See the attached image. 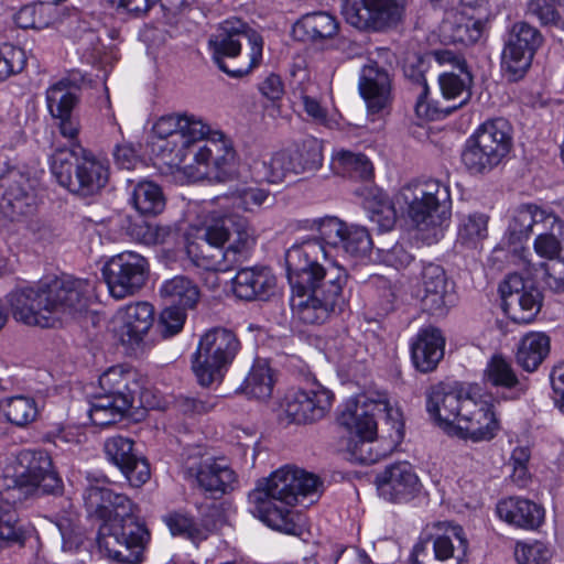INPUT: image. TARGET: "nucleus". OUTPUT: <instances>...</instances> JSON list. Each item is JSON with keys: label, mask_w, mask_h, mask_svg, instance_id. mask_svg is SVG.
I'll use <instances>...</instances> for the list:
<instances>
[{"label": "nucleus", "mask_w": 564, "mask_h": 564, "mask_svg": "<svg viewBox=\"0 0 564 564\" xmlns=\"http://www.w3.org/2000/svg\"><path fill=\"white\" fill-rule=\"evenodd\" d=\"M83 499L88 514L104 521L97 535L100 553L113 562L140 563L150 534L130 498L108 488L105 479H88Z\"/></svg>", "instance_id": "1"}, {"label": "nucleus", "mask_w": 564, "mask_h": 564, "mask_svg": "<svg viewBox=\"0 0 564 564\" xmlns=\"http://www.w3.org/2000/svg\"><path fill=\"white\" fill-rule=\"evenodd\" d=\"M321 486L322 481L316 475L285 466L259 480L248 499L253 507L252 513L268 527L286 534L300 535L302 517L291 507L300 498L318 495Z\"/></svg>", "instance_id": "2"}, {"label": "nucleus", "mask_w": 564, "mask_h": 564, "mask_svg": "<svg viewBox=\"0 0 564 564\" xmlns=\"http://www.w3.org/2000/svg\"><path fill=\"white\" fill-rule=\"evenodd\" d=\"M94 284L89 280L59 276L9 294L13 317L26 325L51 327L63 315L86 311Z\"/></svg>", "instance_id": "3"}, {"label": "nucleus", "mask_w": 564, "mask_h": 564, "mask_svg": "<svg viewBox=\"0 0 564 564\" xmlns=\"http://www.w3.org/2000/svg\"><path fill=\"white\" fill-rule=\"evenodd\" d=\"M256 241V231L247 219L225 215L198 230L196 240L188 241L186 254L197 268L226 272L247 260Z\"/></svg>", "instance_id": "4"}, {"label": "nucleus", "mask_w": 564, "mask_h": 564, "mask_svg": "<svg viewBox=\"0 0 564 564\" xmlns=\"http://www.w3.org/2000/svg\"><path fill=\"white\" fill-rule=\"evenodd\" d=\"M347 278L346 271L335 265L288 274L293 292L291 306L294 317L314 325L323 324L330 315L341 312L346 303L344 286Z\"/></svg>", "instance_id": "5"}, {"label": "nucleus", "mask_w": 564, "mask_h": 564, "mask_svg": "<svg viewBox=\"0 0 564 564\" xmlns=\"http://www.w3.org/2000/svg\"><path fill=\"white\" fill-rule=\"evenodd\" d=\"M378 420H384L401 436L403 423L400 413L387 400L360 395L346 402L337 421L350 434L347 453L351 462L369 465L377 460L378 455L372 452L371 443L377 436Z\"/></svg>", "instance_id": "6"}, {"label": "nucleus", "mask_w": 564, "mask_h": 564, "mask_svg": "<svg viewBox=\"0 0 564 564\" xmlns=\"http://www.w3.org/2000/svg\"><path fill=\"white\" fill-rule=\"evenodd\" d=\"M212 58L220 70L239 78L262 59V36L240 19L221 22L208 39Z\"/></svg>", "instance_id": "7"}, {"label": "nucleus", "mask_w": 564, "mask_h": 564, "mask_svg": "<svg viewBox=\"0 0 564 564\" xmlns=\"http://www.w3.org/2000/svg\"><path fill=\"white\" fill-rule=\"evenodd\" d=\"M184 159L193 154L197 165H203L202 174L212 175L219 182L232 180L237 174L236 152L223 132L212 131L210 127L194 116H183Z\"/></svg>", "instance_id": "8"}, {"label": "nucleus", "mask_w": 564, "mask_h": 564, "mask_svg": "<svg viewBox=\"0 0 564 564\" xmlns=\"http://www.w3.org/2000/svg\"><path fill=\"white\" fill-rule=\"evenodd\" d=\"M512 148V128L508 120L496 118L480 124L466 140L460 159L473 175H484L500 165Z\"/></svg>", "instance_id": "9"}, {"label": "nucleus", "mask_w": 564, "mask_h": 564, "mask_svg": "<svg viewBox=\"0 0 564 564\" xmlns=\"http://www.w3.org/2000/svg\"><path fill=\"white\" fill-rule=\"evenodd\" d=\"M397 199L406 206L408 216L420 230H437L452 215L449 188L438 180L411 182L401 188Z\"/></svg>", "instance_id": "10"}, {"label": "nucleus", "mask_w": 564, "mask_h": 564, "mask_svg": "<svg viewBox=\"0 0 564 564\" xmlns=\"http://www.w3.org/2000/svg\"><path fill=\"white\" fill-rule=\"evenodd\" d=\"M134 373L121 366L109 368L99 377L100 393L89 409L95 425L108 426L120 421L133 406L138 382Z\"/></svg>", "instance_id": "11"}, {"label": "nucleus", "mask_w": 564, "mask_h": 564, "mask_svg": "<svg viewBox=\"0 0 564 564\" xmlns=\"http://www.w3.org/2000/svg\"><path fill=\"white\" fill-rule=\"evenodd\" d=\"M323 147L313 137L275 152L269 160L254 161L251 171L258 182L280 183L288 175L316 171L322 166Z\"/></svg>", "instance_id": "12"}, {"label": "nucleus", "mask_w": 564, "mask_h": 564, "mask_svg": "<svg viewBox=\"0 0 564 564\" xmlns=\"http://www.w3.org/2000/svg\"><path fill=\"white\" fill-rule=\"evenodd\" d=\"M236 334L227 328L215 327L206 332L192 359V369L203 387L220 382L240 350Z\"/></svg>", "instance_id": "13"}, {"label": "nucleus", "mask_w": 564, "mask_h": 564, "mask_svg": "<svg viewBox=\"0 0 564 564\" xmlns=\"http://www.w3.org/2000/svg\"><path fill=\"white\" fill-rule=\"evenodd\" d=\"M14 487L7 492L15 498L14 492L29 495L62 496L64 484L53 466L51 456L41 449H23L14 457Z\"/></svg>", "instance_id": "14"}, {"label": "nucleus", "mask_w": 564, "mask_h": 564, "mask_svg": "<svg viewBox=\"0 0 564 564\" xmlns=\"http://www.w3.org/2000/svg\"><path fill=\"white\" fill-rule=\"evenodd\" d=\"M543 43L544 36L535 26L528 22L512 25L501 55V67L509 80L517 82L524 77Z\"/></svg>", "instance_id": "15"}, {"label": "nucleus", "mask_w": 564, "mask_h": 564, "mask_svg": "<svg viewBox=\"0 0 564 564\" xmlns=\"http://www.w3.org/2000/svg\"><path fill=\"white\" fill-rule=\"evenodd\" d=\"M183 467L186 477L193 478L198 488L213 498L234 490L237 484V475L229 465L224 459H203L200 447L187 448L184 452Z\"/></svg>", "instance_id": "16"}, {"label": "nucleus", "mask_w": 564, "mask_h": 564, "mask_svg": "<svg viewBox=\"0 0 564 564\" xmlns=\"http://www.w3.org/2000/svg\"><path fill=\"white\" fill-rule=\"evenodd\" d=\"M405 0H343L341 13L360 31L381 32L402 19Z\"/></svg>", "instance_id": "17"}, {"label": "nucleus", "mask_w": 564, "mask_h": 564, "mask_svg": "<svg viewBox=\"0 0 564 564\" xmlns=\"http://www.w3.org/2000/svg\"><path fill=\"white\" fill-rule=\"evenodd\" d=\"M102 275L110 294L118 300L124 299L144 286L149 276V262L137 252H121L105 263Z\"/></svg>", "instance_id": "18"}, {"label": "nucleus", "mask_w": 564, "mask_h": 564, "mask_svg": "<svg viewBox=\"0 0 564 564\" xmlns=\"http://www.w3.org/2000/svg\"><path fill=\"white\" fill-rule=\"evenodd\" d=\"M334 394L315 379L291 389L284 397L282 410L289 423L305 424L323 419L332 408Z\"/></svg>", "instance_id": "19"}, {"label": "nucleus", "mask_w": 564, "mask_h": 564, "mask_svg": "<svg viewBox=\"0 0 564 564\" xmlns=\"http://www.w3.org/2000/svg\"><path fill=\"white\" fill-rule=\"evenodd\" d=\"M441 64H448L453 67L438 76V84L442 95L447 100L456 101L452 107L438 109L441 115L447 116L453 110L465 106L471 98L473 75L468 69L466 59L451 50H435L430 54Z\"/></svg>", "instance_id": "20"}, {"label": "nucleus", "mask_w": 564, "mask_h": 564, "mask_svg": "<svg viewBox=\"0 0 564 564\" xmlns=\"http://www.w3.org/2000/svg\"><path fill=\"white\" fill-rule=\"evenodd\" d=\"M36 195L28 173L15 166L0 172V214L18 220L35 210Z\"/></svg>", "instance_id": "21"}, {"label": "nucleus", "mask_w": 564, "mask_h": 564, "mask_svg": "<svg viewBox=\"0 0 564 564\" xmlns=\"http://www.w3.org/2000/svg\"><path fill=\"white\" fill-rule=\"evenodd\" d=\"M499 291L502 308L514 323H531L541 311L542 292L518 273L509 274Z\"/></svg>", "instance_id": "22"}, {"label": "nucleus", "mask_w": 564, "mask_h": 564, "mask_svg": "<svg viewBox=\"0 0 564 564\" xmlns=\"http://www.w3.org/2000/svg\"><path fill=\"white\" fill-rule=\"evenodd\" d=\"M471 398L460 382H440L426 392V411L437 426L451 434L464 412L465 399Z\"/></svg>", "instance_id": "23"}, {"label": "nucleus", "mask_w": 564, "mask_h": 564, "mask_svg": "<svg viewBox=\"0 0 564 564\" xmlns=\"http://www.w3.org/2000/svg\"><path fill=\"white\" fill-rule=\"evenodd\" d=\"M379 495L391 502H408L421 489V482L413 466L408 462L389 465L376 479Z\"/></svg>", "instance_id": "24"}, {"label": "nucleus", "mask_w": 564, "mask_h": 564, "mask_svg": "<svg viewBox=\"0 0 564 564\" xmlns=\"http://www.w3.org/2000/svg\"><path fill=\"white\" fill-rule=\"evenodd\" d=\"M104 449L108 460L121 470L132 487H140L149 480V464L134 453L131 438L121 435L109 437Z\"/></svg>", "instance_id": "25"}, {"label": "nucleus", "mask_w": 564, "mask_h": 564, "mask_svg": "<svg viewBox=\"0 0 564 564\" xmlns=\"http://www.w3.org/2000/svg\"><path fill=\"white\" fill-rule=\"evenodd\" d=\"M421 282L423 295L422 310L431 315L444 316L454 304L453 286L448 282L445 270L435 263H426L422 268Z\"/></svg>", "instance_id": "26"}, {"label": "nucleus", "mask_w": 564, "mask_h": 564, "mask_svg": "<svg viewBox=\"0 0 564 564\" xmlns=\"http://www.w3.org/2000/svg\"><path fill=\"white\" fill-rule=\"evenodd\" d=\"M359 91L370 113L383 111L391 102L392 78L387 68L369 59L361 68Z\"/></svg>", "instance_id": "27"}, {"label": "nucleus", "mask_w": 564, "mask_h": 564, "mask_svg": "<svg viewBox=\"0 0 564 564\" xmlns=\"http://www.w3.org/2000/svg\"><path fill=\"white\" fill-rule=\"evenodd\" d=\"M497 429L498 423L491 410L473 398H466L464 412L451 435L474 442L489 441L494 438Z\"/></svg>", "instance_id": "28"}, {"label": "nucleus", "mask_w": 564, "mask_h": 564, "mask_svg": "<svg viewBox=\"0 0 564 564\" xmlns=\"http://www.w3.org/2000/svg\"><path fill=\"white\" fill-rule=\"evenodd\" d=\"M120 324L117 329L122 345L140 347L154 323V308L148 302L128 304L119 312Z\"/></svg>", "instance_id": "29"}, {"label": "nucleus", "mask_w": 564, "mask_h": 564, "mask_svg": "<svg viewBox=\"0 0 564 564\" xmlns=\"http://www.w3.org/2000/svg\"><path fill=\"white\" fill-rule=\"evenodd\" d=\"M275 285L274 274L264 265L242 268L232 280L235 295L245 301H265L274 293Z\"/></svg>", "instance_id": "30"}, {"label": "nucleus", "mask_w": 564, "mask_h": 564, "mask_svg": "<svg viewBox=\"0 0 564 564\" xmlns=\"http://www.w3.org/2000/svg\"><path fill=\"white\" fill-rule=\"evenodd\" d=\"M79 153V166H77V180L73 181L67 173V180L78 191L79 197L94 196L107 185L109 181V166L97 159L90 151L76 143Z\"/></svg>", "instance_id": "31"}, {"label": "nucleus", "mask_w": 564, "mask_h": 564, "mask_svg": "<svg viewBox=\"0 0 564 564\" xmlns=\"http://www.w3.org/2000/svg\"><path fill=\"white\" fill-rule=\"evenodd\" d=\"M535 252L552 261L551 264L541 263L545 271V284L556 291H564V239L560 240L555 234L541 232L534 241Z\"/></svg>", "instance_id": "32"}, {"label": "nucleus", "mask_w": 564, "mask_h": 564, "mask_svg": "<svg viewBox=\"0 0 564 564\" xmlns=\"http://www.w3.org/2000/svg\"><path fill=\"white\" fill-rule=\"evenodd\" d=\"M288 274L313 272L323 269L328 263V249L317 239H304L291 246L285 252Z\"/></svg>", "instance_id": "33"}, {"label": "nucleus", "mask_w": 564, "mask_h": 564, "mask_svg": "<svg viewBox=\"0 0 564 564\" xmlns=\"http://www.w3.org/2000/svg\"><path fill=\"white\" fill-rule=\"evenodd\" d=\"M427 542L415 544L410 564H424L419 557L426 549ZM435 558L445 561L454 558L456 564H460L467 551V540L464 536L463 528L459 525H449L445 533L437 535L433 541Z\"/></svg>", "instance_id": "34"}, {"label": "nucleus", "mask_w": 564, "mask_h": 564, "mask_svg": "<svg viewBox=\"0 0 564 564\" xmlns=\"http://www.w3.org/2000/svg\"><path fill=\"white\" fill-rule=\"evenodd\" d=\"M445 339L435 327L423 328L411 346L413 365L421 372L434 370L444 356Z\"/></svg>", "instance_id": "35"}, {"label": "nucleus", "mask_w": 564, "mask_h": 564, "mask_svg": "<svg viewBox=\"0 0 564 564\" xmlns=\"http://www.w3.org/2000/svg\"><path fill=\"white\" fill-rule=\"evenodd\" d=\"M484 22L463 12L451 11L440 26L441 41L444 44L470 45L482 35Z\"/></svg>", "instance_id": "36"}, {"label": "nucleus", "mask_w": 564, "mask_h": 564, "mask_svg": "<svg viewBox=\"0 0 564 564\" xmlns=\"http://www.w3.org/2000/svg\"><path fill=\"white\" fill-rule=\"evenodd\" d=\"M183 116L165 115L156 120L152 131L163 142L159 148L170 164L184 161V135L182 134Z\"/></svg>", "instance_id": "37"}, {"label": "nucleus", "mask_w": 564, "mask_h": 564, "mask_svg": "<svg viewBox=\"0 0 564 564\" xmlns=\"http://www.w3.org/2000/svg\"><path fill=\"white\" fill-rule=\"evenodd\" d=\"M339 30L335 17L324 11L304 14L293 28L292 35L296 41L319 43L333 39Z\"/></svg>", "instance_id": "38"}, {"label": "nucleus", "mask_w": 564, "mask_h": 564, "mask_svg": "<svg viewBox=\"0 0 564 564\" xmlns=\"http://www.w3.org/2000/svg\"><path fill=\"white\" fill-rule=\"evenodd\" d=\"M497 513L506 522L523 529L538 528L544 518V510L540 506L518 497L500 501Z\"/></svg>", "instance_id": "39"}, {"label": "nucleus", "mask_w": 564, "mask_h": 564, "mask_svg": "<svg viewBox=\"0 0 564 564\" xmlns=\"http://www.w3.org/2000/svg\"><path fill=\"white\" fill-rule=\"evenodd\" d=\"M486 382L508 391L506 399L517 400L525 393L527 387L518 379L511 364L500 355H495L485 369Z\"/></svg>", "instance_id": "40"}, {"label": "nucleus", "mask_w": 564, "mask_h": 564, "mask_svg": "<svg viewBox=\"0 0 564 564\" xmlns=\"http://www.w3.org/2000/svg\"><path fill=\"white\" fill-rule=\"evenodd\" d=\"M426 69L427 62L425 57L416 56L413 61H408L404 64L403 73L405 78L420 89L415 104L416 115L429 120H436L438 119V108L431 106L426 99L429 94V86L425 78Z\"/></svg>", "instance_id": "41"}, {"label": "nucleus", "mask_w": 564, "mask_h": 564, "mask_svg": "<svg viewBox=\"0 0 564 564\" xmlns=\"http://www.w3.org/2000/svg\"><path fill=\"white\" fill-rule=\"evenodd\" d=\"M555 220L551 214H546L543 209L535 205H523L519 207L509 223L508 239L510 243H518L529 238L533 232V228L542 223Z\"/></svg>", "instance_id": "42"}, {"label": "nucleus", "mask_w": 564, "mask_h": 564, "mask_svg": "<svg viewBox=\"0 0 564 564\" xmlns=\"http://www.w3.org/2000/svg\"><path fill=\"white\" fill-rule=\"evenodd\" d=\"M160 295L170 305L183 310L194 308L200 299L197 284L184 275L166 280L160 288Z\"/></svg>", "instance_id": "43"}, {"label": "nucleus", "mask_w": 564, "mask_h": 564, "mask_svg": "<svg viewBox=\"0 0 564 564\" xmlns=\"http://www.w3.org/2000/svg\"><path fill=\"white\" fill-rule=\"evenodd\" d=\"M550 352V338L544 333H529L521 339L516 359L528 372L538 369Z\"/></svg>", "instance_id": "44"}, {"label": "nucleus", "mask_w": 564, "mask_h": 564, "mask_svg": "<svg viewBox=\"0 0 564 564\" xmlns=\"http://www.w3.org/2000/svg\"><path fill=\"white\" fill-rule=\"evenodd\" d=\"M78 100V87L68 79H61L46 90L47 109L53 118L73 113Z\"/></svg>", "instance_id": "45"}, {"label": "nucleus", "mask_w": 564, "mask_h": 564, "mask_svg": "<svg viewBox=\"0 0 564 564\" xmlns=\"http://www.w3.org/2000/svg\"><path fill=\"white\" fill-rule=\"evenodd\" d=\"M131 203L140 215L155 216L165 208L161 187L151 181L138 182L131 193Z\"/></svg>", "instance_id": "46"}, {"label": "nucleus", "mask_w": 564, "mask_h": 564, "mask_svg": "<svg viewBox=\"0 0 564 564\" xmlns=\"http://www.w3.org/2000/svg\"><path fill=\"white\" fill-rule=\"evenodd\" d=\"M10 497L6 498L0 494V542L7 546H22L25 543L26 533L19 524L15 501H9Z\"/></svg>", "instance_id": "47"}, {"label": "nucleus", "mask_w": 564, "mask_h": 564, "mask_svg": "<svg viewBox=\"0 0 564 564\" xmlns=\"http://www.w3.org/2000/svg\"><path fill=\"white\" fill-rule=\"evenodd\" d=\"M0 409L7 421L18 427L30 425L39 415L36 401L26 395L7 398L2 401Z\"/></svg>", "instance_id": "48"}, {"label": "nucleus", "mask_w": 564, "mask_h": 564, "mask_svg": "<svg viewBox=\"0 0 564 564\" xmlns=\"http://www.w3.org/2000/svg\"><path fill=\"white\" fill-rule=\"evenodd\" d=\"M79 153L76 151V144L69 149L56 151L52 156V174L57 183L66 188L69 193L78 196V191L73 187V184L67 180V173L73 181L77 180V166H79Z\"/></svg>", "instance_id": "49"}, {"label": "nucleus", "mask_w": 564, "mask_h": 564, "mask_svg": "<svg viewBox=\"0 0 564 564\" xmlns=\"http://www.w3.org/2000/svg\"><path fill=\"white\" fill-rule=\"evenodd\" d=\"M335 169L351 178L370 181L373 177V166L364 153L339 150L334 155Z\"/></svg>", "instance_id": "50"}, {"label": "nucleus", "mask_w": 564, "mask_h": 564, "mask_svg": "<svg viewBox=\"0 0 564 564\" xmlns=\"http://www.w3.org/2000/svg\"><path fill=\"white\" fill-rule=\"evenodd\" d=\"M488 220L489 217L482 213L462 217L456 242L467 249H476L488 236Z\"/></svg>", "instance_id": "51"}, {"label": "nucleus", "mask_w": 564, "mask_h": 564, "mask_svg": "<svg viewBox=\"0 0 564 564\" xmlns=\"http://www.w3.org/2000/svg\"><path fill=\"white\" fill-rule=\"evenodd\" d=\"M564 4V0H530L527 4V13L539 20L542 26L555 32L564 33V18L558 11V7Z\"/></svg>", "instance_id": "52"}, {"label": "nucleus", "mask_w": 564, "mask_h": 564, "mask_svg": "<svg viewBox=\"0 0 564 564\" xmlns=\"http://www.w3.org/2000/svg\"><path fill=\"white\" fill-rule=\"evenodd\" d=\"M273 384L271 368L265 361L258 360L245 379L242 389L250 398L267 400L272 394Z\"/></svg>", "instance_id": "53"}, {"label": "nucleus", "mask_w": 564, "mask_h": 564, "mask_svg": "<svg viewBox=\"0 0 564 564\" xmlns=\"http://www.w3.org/2000/svg\"><path fill=\"white\" fill-rule=\"evenodd\" d=\"M269 196L270 193L265 189L248 185H237L224 194L221 198L228 200L237 209L253 212L262 206Z\"/></svg>", "instance_id": "54"}, {"label": "nucleus", "mask_w": 564, "mask_h": 564, "mask_svg": "<svg viewBox=\"0 0 564 564\" xmlns=\"http://www.w3.org/2000/svg\"><path fill=\"white\" fill-rule=\"evenodd\" d=\"M346 226L347 224L339 218L326 216L312 220L307 228L318 232V236L313 239L319 240L326 249L327 247L338 249L340 242L344 241Z\"/></svg>", "instance_id": "55"}, {"label": "nucleus", "mask_w": 564, "mask_h": 564, "mask_svg": "<svg viewBox=\"0 0 564 564\" xmlns=\"http://www.w3.org/2000/svg\"><path fill=\"white\" fill-rule=\"evenodd\" d=\"M343 238L339 248L352 257L365 256L372 246L368 230L361 226L347 225Z\"/></svg>", "instance_id": "56"}, {"label": "nucleus", "mask_w": 564, "mask_h": 564, "mask_svg": "<svg viewBox=\"0 0 564 564\" xmlns=\"http://www.w3.org/2000/svg\"><path fill=\"white\" fill-rule=\"evenodd\" d=\"M365 207L369 212L370 220L376 223L380 230L387 231L393 228L397 214L387 196H375V200L367 202Z\"/></svg>", "instance_id": "57"}, {"label": "nucleus", "mask_w": 564, "mask_h": 564, "mask_svg": "<svg viewBox=\"0 0 564 564\" xmlns=\"http://www.w3.org/2000/svg\"><path fill=\"white\" fill-rule=\"evenodd\" d=\"M514 556L518 564H549L551 552L542 542H518Z\"/></svg>", "instance_id": "58"}, {"label": "nucleus", "mask_w": 564, "mask_h": 564, "mask_svg": "<svg viewBox=\"0 0 564 564\" xmlns=\"http://www.w3.org/2000/svg\"><path fill=\"white\" fill-rule=\"evenodd\" d=\"M186 319V310L169 305L160 315L158 329L162 337L169 338L183 329Z\"/></svg>", "instance_id": "59"}, {"label": "nucleus", "mask_w": 564, "mask_h": 564, "mask_svg": "<svg viewBox=\"0 0 564 564\" xmlns=\"http://www.w3.org/2000/svg\"><path fill=\"white\" fill-rule=\"evenodd\" d=\"M24 52L12 45L0 47V82L13 74L20 73L24 67Z\"/></svg>", "instance_id": "60"}, {"label": "nucleus", "mask_w": 564, "mask_h": 564, "mask_svg": "<svg viewBox=\"0 0 564 564\" xmlns=\"http://www.w3.org/2000/svg\"><path fill=\"white\" fill-rule=\"evenodd\" d=\"M52 521L56 525L62 536L63 549L65 551L77 549L83 543V536L75 528L72 513H67L65 516H56L55 520Z\"/></svg>", "instance_id": "61"}, {"label": "nucleus", "mask_w": 564, "mask_h": 564, "mask_svg": "<svg viewBox=\"0 0 564 564\" xmlns=\"http://www.w3.org/2000/svg\"><path fill=\"white\" fill-rule=\"evenodd\" d=\"M111 7L118 12L132 19L145 17L159 0H109Z\"/></svg>", "instance_id": "62"}, {"label": "nucleus", "mask_w": 564, "mask_h": 564, "mask_svg": "<svg viewBox=\"0 0 564 564\" xmlns=\"http://www.w3.org/2000/svg\"><path fill=\"white\" fill-rule=\"evenodd\" d=\"M164 522L173 535H181L194 539L198 534L192 518L180 512H172L164 517Z\"/></svg>", "instance_id": "63"}, {"label": "nucleus", "mask_w": 564, "mask_h": 564, "mask_svg": "<svg viewBox=\"0 0 564 564\" xmlns=\"http://www.w3.org/2000/svg\"><path fill=\"white\" fill-rule=\"evenodd\" d=\"M43 3H31L22 7L15 14V24L21 29H39L45 22L43 20Z\"/></svg>", "instance_id": "64"}]
</instances>
